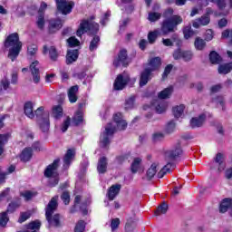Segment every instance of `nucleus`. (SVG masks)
<instances>
[{
  "instance_id": "obj_42",
  "label": "nucleus",
  "mask_w": 232,
  "mask_h": 232,
  "mask_svg": "<svg viewBox=\"0 0 232 232\" xmlns=\"http://www.w3.org/2000/svg\"><path fill=\"white\" fill-rule=\"evenodd\" d=\"M99 43H101V38L99 36H94L90 43V52H94V50L99 47Z\"/></svg>"
},
{
  "instance_id": "obj_37",
  "label": "nucleus",
  "mask_w": 232,
  "mask_h": 232,
  "mask_svg": "<svg viewBox=\"0 0 232 232\" xmlns=\"http://www.w3.org/2000/svg\"><path fill=\"white\" fill-rule=\"evenodd\" d=\"M186 109V106L183 104L175 106L172 110L174 117L179 119V117H182V113H184V110Z\"/></svg>"
},
{
  "instance_id": "obj_19",
  "label": "nucleus",
  "mask_w": 232,
  "mask_h": 232,
  "mask_svg": "<svg viewBox=\"0 0 232 232\" xmlns=\"http://www.w3.org/2000/svg\"><path fill=\"white\" fill-rule=\"evenodd\" d=\"M211 22V18L209 16H206V14L201 17L196 19L192 23V26L194 28H200V26H208V24Z\"/></svg>"
},
{
  "instance_id": "obj_14",
  "label": "nucleus",
  "mask_w": 232,
  "mask_h": 232,
  "mask_svg": "<svg viewBox=\"0 0 232 232\" xmlns=\"http://www.w3.org/2000/svg\"><path fill=\"white\" fill-rule=\"evenodd\" d=\"M48 52L51 61L55 62L57 61V59H59V52L57 51V48H55V46H51L50 48H48L47 45H44L43 49V54L46 55Z\"/></svg>"
},
{
  "instance_id": "obj_60",
  "label": "nucleus",
  "mask_w": 232,
  "mask_h": 232,
  "mask_svg": "<svg viewBox=\"0 0 232 232\" xmlns=\"http://www.w3.org/2000/svg\"><path fill=\"white\" fill-rule=\"evenodd\" d=\"M0 86L4 90H8V88L10 87V81H8V78L4 77L0 82Z\"/></svg>"
},
{
  "instance_id": "obj_44",
  "label": "nucleus",
  "mask_w": 232,
  "mask_h": 232,
  "mask_svg": "<svg viewBox=\"0 0 232 232\" xmlns=\"http://www.w3.org/2000/svg\"><path fill=\"white\" fill-rule=\"evenodd\" d=\"M10 218H8V212H2L0 213V226L2 227H5L6 224H8V221Z\"/></svg>"
},
{
  "instance_id": "obj_55",
  "label": "nucleus",
  "mask_w": 232,
  "mask_h": 232,
  "mask_svg": "<svg viewBox=\"0 0 232 232\" xmlns=\"http://www.w3.org/2000/svg\"><path fill=\"white\" fill-rule=\"evenodd\" d=\"M30 217H31L30 212H22L18 219L19 224H23V222H26L28 218H30Z\"/></svg>"
},
{
  "instance_id": "obj_38",
  "label": "nucleus",
  "mask_w": 232,
  "mask_h": 232,
  "mask_svg": "<svg viewBox=\"0 0 232 232\" xmlns=\"http://www.w3.org/2000/svg\"><path fill=\"white\" fill-rule=\"evenodd\" d=\"M171 171V163L168 161V163L159 171L158 178L162 179L164 175L169 173Z\"/></svg>"
},
{
  "instance_id": "obj_34",
  "label": "nucleus",
  "mask_w": 232,
  "mask_h": 232,
  "mask_svg": "<svg viewBox=\"0 0 232 232\" xmlns=\"http://www.w3.org/2000/svg\"><path fill=\"white\" fill-rule=\"evenodd\" d=\"M231 70H232V63L221 64L218 68V73H221L223 75L229 73V72H231Z\"/></svg>"
},
{
  "instance_id": "obj_22",
  "label": "nucleus",
  "mask_w": 232,
  "mask_h": 232,
  "mask_svg": "<svg viewBox=\"0 0 232 232\" xmlns=\"http://www.w3.org/2000/svg\"><path fill=\"white\" fill-rule=\"evenodd\" d=\"M107 169H108V158L107 157L100 158L97 165L98 173L104 174L106 173Z\"/></svg>"
},
{
  "instance_id": "obj_8",
  "label": "nucleus",
  "mask_w": 232,
  "mask_h": 232,
  "mask_svg": "<svg viewBox=\"0 0 232 232\" xmlns=\"http://www.w3.org/2000/svg\"><path fill=\"white\" fill-rule=\"evenodd\" d=\"M56 6L63 15H66L72 12V8H73V2H68L66 0H55Z\"/></svg>"
},
{
  "instance_id": "obj_64",
  "label": "nucleus",
  "mask_w": 232,
  "mask_h": 232,
  "mask_svg": "<svg viewBox=\"0 0 232 232\" xmlns=\"http://www.w3.org/2000/svg\"><path fill=\"white\" fill-rule=\"evenodd\" d=\"M175 126L176 124L173 121L169 122L166 128L167 133H173L175 131Z\"/></svg>"
},
{
  "instance_id": "obj_6",
  "label": "nucleus",
  "mask_w": 232,
  "mask_h": 232,
  "mask_svg": "<svg viewBox=\"0 0 232 232\" xmlns=\"http://www.w3.org/2000/svg\"><path fill=\"white\" fill-rule=\"evenodd\" d=\"M59 162H61V160L57 159L54 160L52 164H50L44 170V176L47 177V179H50V185L51 186H57L59 184V178L57 173V168H59Z\"/></svg>"
},
{
  "instance_id": "obj_15",
  "label": "nucleus",
  "mask_w": 232,
  "mask_h": 232,
  "mask_svg": "<svg viewBox=\"0 0 232 232\" xmlns=\"http://www.w3.org/2000/svg\"><path fill=\"white\" fill-rule=\"evenodd\" d=\"M92 200L90 199H82V196H76L74 198V204L75 206H77V204H82L81 206V209H82V215H88V210L86 208H86V206H89V204H91Z\"/></svg>"
},
{
  "instance_id": "obj_52",
  "label": "nucleus",
  "mask_w": 232,
  "mask_h": 232,
  "mask_svg": "<svg viewBox=\"0 0 232 232\" xmlns=\"http://www.w3.org/2000/svg\"><path fill=\"white\" fill-rule=\"evenodd\" d=\"M70 122H71V119L70 117H67L63 122L61 125V130L63 133H65V131H68V128H70Z\"/></svg>"
},
{
  "instance_id": "obj_16",
  "label": "nucleus",
  "mask_w": 232,
  "mask_h": 232,
  "mask_svg": "<svg viewBox=\"0 0 232 232\" xmlns=\"http://www.w3.org/2000/svg\"><path fill=\"white\" fill-rule=\"evenodd\" d=\"M204 122H206V114H200L199 116L194 117L190 120V127L200 128L204 126Z\"/></svg>"
},
{
  "instance_id": "obj_39",
  "label": "nucleus",
  "mask_w": 232,
  "mask_h": 232,
  "mask_svg": "<svg viewBox=\"0 0 232 232\" xmlns=\"http://www.w3.org/2000/svg\"><path fill=\"white\" fill-rule=\"evenodd\" d=\"M46 21L44 20V14H40L37 16L36 26L39 30H44V24Z\"/></svg>"
},
{
  "instance_id": "obj_63",
  "label": "nucleus",
  "mask_w": 232,
  "mask_h": 232,
  "mask_svg": "<svg viewBox=\"0 0 232 232\" xmlns=\"http://www.w3.org/2000/svg\"><path fill=\"white\" fill-rule=\"evenodd\" d=\"M184 53V51L178 49L173 53V58L178 61L179 59H182V55Z\"/></svg>"
},
{
  "instance_id": "obj_58",
  "label": "nucleus",
  "mask_w": 232,
  "mask_h": 232,
  "mask_svg": "<svg viewBox=\"0 0 232 232\" xmlns=\"http://www.w3.org/2000/svg\"><path fill=\"white\" fill-rule=\"evenodd\" d=\"M67 43L71 48H73V46H79L80 44L79 40H77V38H75L74 36L70 37L67 40Z\"/></svg>"
},
{
  "instance_id": "obj_3",
  "label": "nucleus",
  "mask_w": 232,
  "mask_h": 232,
  "mask_svg": "<svg viewBox=\"0 0 232 232\" xmlns=\"http://www.w3.org/2000/svg\"><path fill=\"white\" fill-rule=\"evenodd\" d=\"M57 200H59V196L52 198L45 208V217L49 224V227H61V215L54 214L59 207Z\"/></svg>"
},
{
  "instance_id": "obj_33",
  "label": "nucleus",
  "mask_w": 232,
  "mask_h": 232,
  "mask_svg": "<svg viewBox=\"0 0 232 232\" xmlns=\"http://www.w3.org/2000/svg\"><path fill=\"white\" fill-rule=\"evenodd\" d=\"M209 61L212 64H220L222 63V57L217 52L212 51L209 53Z\"/></svg>"
},
{
  "instance_id": "obj_56",
  "label": "nucleus",
  "mask_w": 232,
  "mask_h": 232,
  "mask_svg": "<svg viewBox=\"0 0 232 232\" xmlns=\"http://www.w3.org/2000/svg\"><path fill=\"white\" fill-rule=\"evenodd\" d=\"M119 226H121V219L119 218L111 219V231H116V229H119Z\"/></svg>"
},
{
  "instance_id": "obj_21",
  "label": "nucleus",
  "mask_w": 232,
  "mask_h": 232,
  "mask_svg": "<svg viewBox=\"0 0 232 232\" xmlns=\"http://www.w3.org/2000/svg\"><path fill=\"white\" fill-rule=\"evenodd\" d=\"M215 164L218 168V173H222L224 169H226V162L224 159V155L222 153H218L215 158Z\"/></svg>"
},
{
  "instance_id": "obj_18",
  "label": "nucleus",
  "mask_w": 232,
  "mask_h": 232,
  "mask_svg": "<svg viewBox=\"0 0 232 232\" xmlns=\"http://www.w3.org/2000/svg\"><path fill=\"white\" fill-rule=\"evenodd\" d=\"M211 3L217 5L219 10H226V14L232 8V0H228V4L226 3V0H211Z\"/></svg>"
},
{
  "instance_id": "obj_2",
  "label": "nucleus",
  "mask_w": 232,
  "mask_h": 232,
  "mask_svg": "<svg viewBox=\"0 0 232 232\" xmlns=\"http://www.w3.org/2000/svg\"><path fill=\"white\" fill-rule=\"evenodd\" d=\"M5 48H7L8 59H10L13 63L19 57V53H21V50H23V43L19 41V34L13 33L9 34L5 41Z\"/></svg>"
},
{
  "instance_id": "obj_7",
  "label": "nucleus",
  "mask_w": 232,
  "mask_h": 232,
  "mask_svg": "<svg viewBox=\"0 0 232 232\" xmlns=\"http://www.w3.org/2000/svg\"><path fill=\"white\" fill-rule=\"evenodd\" d=\"M128 82H130V74L128 72L118 75L114 82V90H124Z\"/></svg>"
},
{
  "instance_id": "obj_59",
  "label": "nucleus",
  "mask_w": 232,
  "mask_h": 232,
  "mask_svg": "<svg viewBox=\"0 0 232 232\" xmlns=\"http://www.w3.org/2000/svg\"><path fill=\"white\" fill-rule=\"evenodd\" d=\"M37 45L31 44L27 47V53L28 55H35V53H37Z\"/></svg>"
},
{
  "instance_id": "obj_48",
  "label": "nucleus",
  "mask_w": 232,
  "mask_h": 232,
  "mask_svg": "<svg viewBox=\"0 0 232 232\" xmlns=\"http://www.w3.org/2000/svg\"><path fill=\"white\" fill-rule=\"evenodd\" d=\"M72 122L73 124H75V126H79V124H81V122H82V112L81 111H78L73 119H72Z\"/></svg>"
},
{
  "instance_id": "obj_20",
  "label": "nucleus",
  "mask_w": 232,
  "mask_h": 232,
  "mask_svg": "<svg viewBox=\"0 0 232 232\" xmlns=\"http://www.w3.org/2000/svg\"><path fill=\"white\" fill-rule=\"evenodd\" d=\"M74 157H75V150L72 149L68 150L66 154L63 157L64 169H68L70 168V164H72V161L73 160Z\"/></svg>"
},
{
  "instance_id": "obj_23",
  "label": "nucleus",
  "mask_w": 232,
  "mask_h": 232,
  "mask_svg": "<svg viewBox=\"0 0 232 232\" xmlns=\"http://www.w3.org/2000/svg\"><path fill=\"white\" fill-rule=\"evenodd\" d=\"M121 185L116 184V185H112L109 188L107 193L109 200H115V197H117V195H119V193L121 192Z\"/></svg>"
},
{
  "instance_id": "obj_5",
  "label": "nucleus",
  "mask_w": 232,
  "mask_h": 232,
  "mask_svg": "<svg viewBox=\"0 0 232 232\" xmlns=\"http://www.w3.org/2000/svg\"><path fill=\"white\" fill-rule=\"evenodd\" d=\"M93 19H95V16H92L89 20L81 23L76 32L78 37H82L86 32H90V34H97L99 32V24L93 22Z\"/></svg>"
},
{
  "instance_id": "obj_26",
  "label": "nucleus",
  "mask_w": 232,
  "mask_h": 232,
  "mask_svg": "<svg viewBox=\"0 0 232 232\" xmlns=\"http://www.w3.org/2000/svg\"><path fill=\"white\" fill-rule=\"evenodd\" d=\"M78 58H79L78 50L68 51L66 55V64H72V63H75V61H77Z\"/></svg>"
},
{
  "instance_id": "obj_29",
  "label": "nucleus",
  "mask_w": 232,
  "mask_h": 232,
  "mask_svg": "<svg viewBox=\"0 0 232 232\" xmlns=\"http://www.w3.org/2000/svg\"><path fill=\"white\" fill-rule=\"evenodd\" d=\"M33 151L31 148H25L23 151L22 154L20 155V159L22 162H28L30 159H32Z\"/></svg>"
},
{
  "instance_id": "obj_62",
  "label": "nucleus",
  "mask_w": 232,
  "mask_h": 232,
  "mask_svg": "<svg viewBox=\"0 0 232 232\" xmlns=\"http://www.w3.org/2000/svg\"><path fill=\"white\" fill-rule=\"evenodd\" d=\"M62 200L65 204V206H68L70 204V193L67 191H64L61 196Z\"/></svg>"
},
{
  "instance_id": "obj_17",
  "label": "nucleus",
  "mask_w": 232,
  "mask_h": 232,
  "mask_svg": "<svg viewBox=\"0 0 232 232\" xmlns=\"http://www.w3.org/2000/svg\"><path fill=\"white\" fill-rule=\"evenodd\" d=\"M48 28L50 34H55V32L63 28V21L61 19H52L49 21Z\"/></svg>"
},
{
  "instance_id": "obj_13",
  "label": "nucleus",
  "mask_w": 232,
  "mask_h": 232,
  "mask_svg": "<svg viewBox=\"0 0 232 232\" xmlns=\"http://www.w3.org/2000/svg\"><path fill=\"white\" fill-rule=\"evenodd\" d=\"M161 64H162V63L160 62V58L155 57L149 61L145 70H148V72H150V73H153V72H157V70H159V68H160Z\"/></svg>"
},
{
  "instance_id": "obj_41",
  "label": "nucleus",
  "mask_w": 232,
  "mask_h": 232,
  "mask_svg": "<svg viewBox=\"0 0 232 232\" xmlns=\"http://www.w3.org/2000/svg\"><path fill=\"white\" fill-rule=\"evenodd\" d=\"M159 35H162V34L159 30L149 33L148 34L149 43H150V44H153V43L157 41V37H159Z\"/></svg>"
},
{
  "instance_id": "obj_25",
  "label": "nucleus",
  "mask_w": 232,
  "mask_h": 232,
  "mask_svg": "<svg viewBox=\"0 0 232 232\" xmlns=\"http://www.w3.org/2000/svg\"><path fill=\"white\" fill-rule=\"evenodd\" d=\"M79 92V86L74 85L68 90L69 102L73 103L77 102V92Z\"/></svg>"
},
{
  "instance_id": "obj_53",
  "label": "nucleus",
  "mask_w": 232,
  "mask_h": 232,
  "mask_svg": "<svg viewBox=\"0 0 232 232\" xmlns=\"http://www.w3.org/2000/svg\"><path fill=\"white\" fill-rule=\"evenodd\" d=\"M181 59H183V61H185L186 63H189V61H191V59H193V52L183 51V55H182Z\"/></svg>"
},
{
  "instance_id": "obj_57",
  "label": "nucleus",
  "mask_w": 232,
  "mask_h": 232,
  "mask_svg": "<svg viewBox=\"0 0 232 232\" xmlns=\"http://www.w3.org/2000/svg\"><path fill=\"white\" fill-rule=\"evenodd\" d=\"M172 70H173V65H171V64H169L165 67V70L162 73L163 81H165V79H168V75H169V73H171Z\"/></svg>"
},
{
  "instance_id": "obj_43",
  "label": "nucleus",
  "mask_w": 232,
  "mask_h": 232,
  "mask_svg": "<svg viewBox=\"0 0 232 232\" xmlns=\"http://www.w3.org/2000/svg\"><path fill=\"white\" fill-rule=\"evenodd\" d=\"M8 142V135L7 134H0V156L3 155L5 150L3 149L5 144Z\"/></svg>"
},
{
  "instance_id": "obj_54",
  "label": "nucleus",
  "mask_w": 232,
  "mask_h": 232,
  "mask_svg": "<svg viewBox=\"0 0 232 232\" xmlns=\"http://www.w3.org/2000/svg\"><path fill=\"white\" fill-rule=\"evenodd\" d=\"M153 142H160V140H164V133L162 132H154L152 134Z\"/></svg>"
},
{
  "instance_id": "obj_9",
  "label": "nucleus",
  "mask_w": 232,
  "mask_h": 232,
  "mask_svg": "<svg viewBox=\"0 0 232 232\" xmlns=\"http://www.w3.org/2000/svg\"><path fill=\"white\" fill-rule=\"evenodd\" d=\"M39 68H41L39 61H34L30 65L33 82H34V84H39V82H41V72L39 71Z\"/></svg>"
},
{
  "instance_id": "obj_47",
  "label": "nucleus",
  "mask_w": 232,
  "mask_h": 232,
  "mask_svg": "<svg viewBox=\"0 0 232 232\" xmlns=\"http://www.w3.org/2000/svg\"><path fill=\"white\" fill-rule=\"evenodd\" d=\"M135 106V96H130L125 101V110H131Z\"/></svg>"
},
{
  "instance_id": "obj_27",
  "label": "nucleus",
  "mask_w": 232,
  "mask_h": 232,
  "mask_svg": "<svg viewBox=\"0 0 232 232\" xmlns=\"http://www.w3.org/2000/svg\"><path fill=\"white\" fill-rule=\"evenodd\" d=\"M24 111L29 119H34V117H35V113L34 112V103H32V102H25Z\"/></svg>"
},
{
  "instance_id": "obj_12",
  "label": "nucleus",
  "mask_w": 232,
  "mask_h": 232,
  "mask_svg": "<svg viewBox=\"0 0 232 232\" xmlns=\"http://www.w3.org/2000/svg\"><path fill=\"white\" fill-rule=\"evenodd\" d=\"M153 79V73L148 71L147 69H144L140 73V80H139V84L140 87L142 88L146 86Z\"/></svg>"
},
{
  "instance_id": "obj_10",
  "label": "nucleus",
  "mask_w": 232,
  "mask_h": 232,
  "mask_svg": "<svg viewBox=\"0 0 232 232\" xmlns=\"http://www.w3.org/2000/svg\"><path fill=\"white\" fill-rule=\"evenodd\" d=\"M181 154L182 147H180V143H177L170 150L165 152V159H167V160H173L177 159V157H180Z\"/></svg>"
},
{
  "instance_id": "obj_4",
  "label": "nucleus",
  "mask_w": 232,
  "mask_h": 232,
  "mask_svg": "<svg viewBox=\"0 0 232 232\" xmlns=\"http://www.w3.org/2000/svg\"><path fill=\"white\" fill-rule=\"evenodd\" d=\"M181 23L182 17L179 15H173L170 18L163 20L160 27L161 35H168L173 34V32H177V26L181 24Z\"/></svg>"
},
{
  "instance_id": "obj_31",
  "label": "nucleus",
  "mask_w": 232,
  "mask_h": 232,
  "mask_svg": "<svg viewBox=\"0 0 232 232\" xmlns=\"http://www.w3.org/2000/svg\"><path fill=\"white\" fill-rule=\"evenodd\" d=\"M159 169V163H152L150 168L147 170V179L150 180V179H153L155 175H157V171Z\"/></svg>"
},
{
  "instance_id": "obj_49",
  "label": "nucleus",
  "mask_w": 232,
  "mask_h": 232,
  "mask_svg": "<svg viewBox=\"0 0 232 232\" xmlns=\"http://www.w3.org/2000/svg\"><path fill=\"white\" fill-rule=\"evenodd\" d=\"M160 17H162V14L160 13L152 12L149 13L148 19L149 21H150V23H155V21H159Z\"/></svg>"
},
{
  "instance_id": "obj_36",
  "label": "nucleus",
  "mask_w": 232,
  "mask_h": 232,
  "mask_svg": "<svg viewBox=\"0 0 232 232\" xmlns=\"http://www.w3.org/2000/svg\"><path fill=\"white\" fill-rule=\"evenodd\" d=\"M194 46L196 50H199V51L204 50V48H206V40L200 37H197L194 42Z\"/></svg>"
},
{
  "instance_id": "obj_40",
  "label": "nucleus",
  "mask_w": 232,
  "mask_h": 232,
  "mask_svg": "<svg viewBox=\"0 0 232 232\" xmlns=\"http://www.w3.org/2000/svg\"><path fill=\"white\" fill-rule=\"evenodd\" d=\"M21 206V201L17 200V201H13L11 202L5 212L7 213H14V211H15V209L19 208V207Z\"/></svg>"
},
{
  "instance_id": "obj_51",
  "label": "nucleus",
  "mask_w": 232,
  "mask_h": 232,
  "mask_svg": "<svg viewBox=\"0 0 232 232\" xmlns=\"http://www.w3.org/2000/svg\"><path fill=\"white\" fill-rule=\"evenodd\" d=\"M213 102L215 104H218V106H220L222 108V110H224V106L226 104V101L224 100V97L218 96V97L213 99Z\"/></svg>"
},
{
  "instance_id": "obj_30",
  "label": "nucleus",
  "mask_w": 232,
  "mask_h": 232,
  "mask_svg": "<svg viewBox=\"0 0 232 232\" xmlns=\"http://www.w3.org/2000/svg\"><path fill=\"white\" fill-rule=\"evenodd\" d=\"M140 164H142L141 158H134L132 163L130 165V171L131 173H137L139 169H140Z\"/></svg>"
},
{
  "instance_id": "obj_50",
  "label": "nucleus",
  "mask_w": 232,
  "mask_h": 232,
  "mask_svg": "<svg viewBox=\"0 0 232 232\" xmlns=\"http://www.w3.org/2000/svg\"><path fill=\"white\" fill-rule=\"evenodd\" d=\"M86 229V223L83 220L77 222L74 232H83Z\"/></svg>"
},
{
  "instance_id": "obj_32",
  "label": "nucleus",
  "mask_w": 232,
  "mask_h": 232,
  "mask_svg": "<svg viewBox=\"0 0 232 232\" xmlns=\"http://www.w3.org/2000/svg\"><path fill=\"white\" fill-rule=\"evenodd\" d=\"M173 93V87L169 86L166 89H164L163 91H161L158 97L159 99H169V97H171V94Z\"/></svg>"
},
{
  "instance_id": "obj_46",
  "label": "nucleus",
  "mask_w": 232,
  "mask_h": 232,
  "mask_svg": "<svg viewBox=\"0 0 232 232\" xmlns=\"http://www.w3.org/2000/svg\"><path fill=\"white\" fill-rule=\"evenodd\" d=\"M168 213V204L163 203L160 207H158L157 210L155 211V215H166Z\"/></svg>"
},
{
  "instance_id": "obj_61",
  "label": "nucleus",
  "mask_w": 232,
  "mask_h": 232,
  "mask_svg": "<svg viewBox=\"0 0 232 232\" xmlns=\"http://www.w3.org/2000/svg\"><path fill=\"white\" fill-rule=\"evenodd\" d=\"M183 34H184L185 39H189V37H193L195 33L193 32V30H191V27H187L183 31Z\"/></svg>"
},
{
  "instance_id": "obj_45",
  "label": "nucleus",
  "mask_w": 232,
  "mask_h": 232,
  "mask_svg": "<svg viewBox=\"0 0 232 232\" xmlns=\"http://www.w3.org/2000/svg\"><path fill=\"white\" fill-rule=\"evenodd\" d=\"M168 110V103L166 102H160L156 105L157 113H164Z\"/></svg>"
},
{
  "instance_id": "obj_24",
  "label": "nucleus",
  "mask_w": 232,
  "mask_h": 232,
  "mask_svg": "<svg viewBox=\"0 0 232 232\" xmlns=\"http://www.w3.org/2000/svg\"><path fill=\"white\" fill-rule=\"evenodd\" d=\"M38 124L40 125V130L44 131V133H47L50 130V117L45 116L44 118H40L38 120Z\"/></svg>"
},
{
  "instance_id": "obj_35",
  "label": "nucleus",
  "mask_w": 232,
  "mask_h": 232,
  "mask_svg": "<svg viewBox=\"0 0 232 232\" xmlns=\"http://www.w3.org/2000/svg\"><path fill=\"white\" fill-rule=\"evenodd\" d=\"M232 206V199L225 198L219 207L220 213H226L227 209H229V207Z\"/></svg>"
},
{
  "instance_id": "obj_28",
  "label": "nucleus",
  "mask_w": 232,
  "mask_h": 232,
  "mask_svg": "<svg viewBox=\"0 0 232 232\" xmlns=\"http://www.w3.org/2000/svg\"><path fill=\"white\" fill-rule=\"evenodd\" d=\"M63 114L64 112L63 111V106L61 105L53 106L52 115L53 119H56V121H59V119H61Z\"/></svg>"
},
{
  "instance_id": "obj_11",
  "label": "nucleus",
  "mask_w": 232,
  "mask_h": 232,
  "mask_svg": "<svg viewBox=\"0 0 232 232\" xmlns=\"http://www.w3.org/2000/svg\"><path fill=\"white\" fill-rule=\"evenodd\" d=\"M114 66H128L130 64V59L128 58V51L122 49L118 54V58L113 63Z\"/></svg>"
},
{
  "instance_id": "obj_1",
  "label": "nucleus",
  "mask_w": 232,
  "mask_h": 232,
  "mask_svg": "<svg viewBox=\"0 0 232 232\" xmlns=\"http://www.w3.org/2000/svg\"><path fill=\"white\" fill-rule=\"evenodd\" d=\"M113 119L116 127L113 125V123H109L105 127V131L102 132L100 140L102 148H108V146H110V137H111V135L117 131V130H122L128 128V122L122 119V114L121 112L116 113Z\"/></svg>"
}]
</instances>
